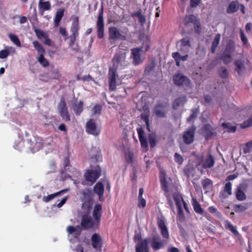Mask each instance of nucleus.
<instances>
[{"instance_id": "31", "label": "nucleus", "mask_w": 252, "mask_h": 252, "mask_svg": "<svg viewBox=\"0 0 252 252\" xmlns=\"http://www.w3.org/2000/svg\"><path fill=\"white\" fill-rule=\"evenodd\" d=\"M250 205L248 203H243L242 204H236L234 206L233 209L235 212H243L249 208Z\"/></svg>"}, {"instance_id": "40", "label": "nucleus", "mask_w": 252, "mask_h": 252, "mask_svg": "<svg viewBox=\"0 0 252 252\" xmlns=\"http://www.w3.org/2000/svg\"><path fill=\"white\" fill-rule=\"evenodd\" d=\"M234 42L232 40H229L226 43V47L223 52L232 54L234 50Z\"/></svg>"}, {"instance_id": "38", "label": "nucleus", "mask_w": 252, "mask_h": 252, "mask_svg": "<svg viewBox=\"0 0 252 252\" xmlns=\"http://www.w3.org/2000/svg\"><path fill=\"white\" fill-rule=\"evenodd\" d=\"M220 39V33L217 34L211 45V52L212 53H214L216 52V49L219 45Z\"/></svg>"}, {"instance_id": "5", "label": "nucleus", "mask_w": 252, "mask_h": 252, "mask_svg": "<svg viewBox=\"0 0 252 252\" xmlns=\"http://www.w3.org/2000/svg\"><path fill=\"white\" fill-rule=\"evenodd\" d=\"M82 194L85 200L82 203V208H86L88 213H90L92 208L94 193L90 189H86L82 190Z\"/></svg>"}, {"instance_id": "10", "label": "nucleus", "mask_w": 252, "mask_h": 252, "mask_svg": "<svg viewBox=\"0 0 252 252\" xmlns=\"http://www.w3.org/2000/svg\"><path fill=\"white\" fill-rule=\"evenodd\" d=\"M196 131L195 126H192L188 128L183 134L184 142L187 145L192 143L194 140V135Z\"/></svg>"}, {"instance_id": "41", "label": "nucleus", "mask_w": 252, "mask_h": 252, "mask_svg": "<svg viewBox=\"0 0 252 252\" xmlns=\"http://www.w3.org/2000/svg\"><path fill=\"white\" fill-rule=\"evenodd\" d=\"M125 158L127 163L132 164L134 161V154L132 151L128 150L125 152Z\"/></svg>"}, {"instance_id": "35", "label": "nucleus", "mask_w": 252, "mask_h": 252, "mask_svg": "<svg viewBox=\"0 0 252 252\" xmlns=\"http://www.w3.org/2000/svg\"><path fill=\"white\" fill-rule=\"evenodd\" d=\"M220 59V60L222 61L224 64L227 65L231 63L232 61V54L223 52L221 54Z\"/></svg>"}, {"instance_id": "62", "label": "nucleus", "mask_w": 252, "mask_h": 252, "mask_svg": "<svg viewBox=\"0 0 252 252\" xmlns=\"http://www.w3.org/2000/svg\"><path fill=\"white\" fill-rule=\"evenodd\" d=\"M67 107L66 106V103L64 100V98L63 97L60 100V101L58 105V111H60L61 110H62L63 109H64L65 108H66Z\"/></svg>"}, {"instance_id": "16", "label": "nucleus", "mask_w": 252, "mask_h": 252, "mask_svg": "<svg viewBox=\"0 0 252 252\" xmlns=\"http://www.w3.org/2000/svg\"><path fill=\"white\" fill-rule=\"evenodd\" d=\"M174 201L178 209L177 220L180 223H182L185 220V217L182 209V204L180 203L179 197L178 196H175Z\"/></svg>"}, {"instance_id": "3", "label": "nucleus", "mask_w": 252, "mask_h": 252, "mask_svg": "<svg viewBox=\"0 0 252 252\" xmlns=\"http://www.w3.org/2000/svg\"><path fill=\"white\" fill-rule=\"evenodd\" d=\"M32 43L35 50L38 53V56L37 58V61L43 67H48L49 65V63L44 57L45 54V49L38 41H33Z\"/></svg>"}, {"instance_id": "63", "label": "nucleus", "mask_w": 252, "mask_h": 252, "mask_svg": "<svg viewBox=\"0 0 252 252\" xmlns=\"http://www.w3.org/2000/svg\"><path fill=\"white\" fill-rule=\"evenodd\" d=\"M78 36L70 35L69 37V41L68 42L69 46L72 47L75 44L76 38Z\"/></svg>"}, {"instance_id": "27", "label": "nucleus", "mask_w": 252, "mask_h": 252, "mask_svg": "<svg viewBox=\"0 0 252 252\" xmlns=\"http://www.w3.org/2000/svg\"><path fill=\"white\" fill-rule=\"evenodd\" d=\"M38 8L41 14L43 15L45 11L50 10L51 9L50 2L49 1H43V0H39Z\"/></svg>"}, {"instance_id": "49", "label": "nucleus", "mask_w": 252, "mask_h": 252, "mask_svg": "<svg viewBox=\"0 0 252 252\" xmlns=\"http://www.w3.org/2000/svg\"><path fill=\"white\" fill-rule=\"evenodd\" d=\"M219 74L220 76L223 79H226L228 76V71L224 66H221L220 68Z\"/></svg>"}, {"instance_id": "21", "label": "nucleus", "mask_w": 252, "mask_h": 252, "mask_svg": "<svg viewBox=\"0 0 252 252\" xmlns=\"http://www.w3.org/2000/svg\"><path fill=\"white\" fill-rule=\"evenodd\" d=\"M158 224L162 236L165 239H168L169 238V232L164 220H159Z\"/></svg>"}, {"instance_id": "29", "label": "nucleus", "mask_w": 252, "mask_h": 252, "mask_svg": "<svg viewBox=\"0 0 252 252\" xmlns=\"http://www.w3.org/2000/svg\"><path fill=\"white\" fill-rule=\"evenodd\" d=\"M215 160L213 156L209 154L202 163V167L204 168H210L214 166Z\"/></svg>"}, {"instance_id": "64", "label": "nucleus", "mask_w": 252, "mask_h": 252, "mask_svg": "<svg viewBox=\"0 0 252 252\" xmlns=\"http://www.w3.org/2000/svg\"><path fill=\"white\" fill-rule=\"evenodd\" d=\"M102 110V107L100 105L96 104L93 108V114L95 115L97 114H100Z\"/></svg>"}, {"instance_id": "39", "label": "nucleus", "mask_w": 252, "mask_h": 252, "mask_svg": "<svg viewBox=\"0 0 252 252\" xmlns=\"http://www.w3.org/2000/svg\"><path fill=\"white\" fill-rule=\"evenodd\" d=\"M94 191L97 194L102 195V194H104V187L103 184L101 182L97 183L94 187Z\"/></svg>"}, {"instance_id": "52", "label": "nucleus", "mask_w": 252, "mask_h": 252, "mask_svg": "<svg viewBox=\"0 0 252 252\" xmlns=\"http://www.w3.org/2000/svg\"><path fill=\"white\" fill-rule=\"evenodd\" d=\"M63 15V10L57 13L55 18L54 19V23L55 26H57L59 25L62 18Z\"/></svg>"}, {"instance_id": "59", "label": "nucleus", "mask_w": 252, "mask_h": 252, "mask_svg": "<svg viewBox=\"0 0 252 252\" xmlns=\"http://www.w3.org/2000/svg\"><path fill=\"white\" fill-rule=\"evenodd\" d=\"M232 184L230 182H227L225 184L224 187V191L226 192L228 195L232 194Z\"/></svg>"}, {"instance_id": "9", "label": "nucleus", "mask_w": 252, "mask_h": 252, "mask_svg": "<svg viewBox=\"0 0 252 252\" xmlns=\"http://www.w3.org/2000/svg\"><path fill=\"white\" fill-rule=\"evenodd\" d=\"M96 29L97 37L101 39L104 37V23L103 20V7L99 10L98 19L96 22Z\"/></svg>"}, {"instance_id": "50", "label": "nucleus", "mask_w": 252, "mask_h": 252, "mask_svg": "<svg viewBox=\"0 0 252 252\" xmlns=\"http://www.w3.org/2000/svg\"><path fill=\"white\" fill-rule=\"evenodd\" d=\"M175 196H178L179 197V201L180 203L181 204V201L183 202V204L184 206V208L186 211V212L188 213H189V210L188 205V204L185 202V201L184 200L182 196L178 194H174L173 195V199H174Z\"/></svg>"}, {"instance_id": "1", "label": "nucleus", "mask_w": 252, "mask_h": 252, "mask_svg": "<svg viewBox=\"0 0 252 252\" xmlns=\"http://www.w3.org/2000/svg\"><path fill=\"white\" fill-rule=\"evenodd\" d=\"M129 32L128 28L125 26L120 31L116 27L112 26L108 29V36L110 40H126Z\"/></svg>"}, {"instance_id": "34", "label": "nucleus", "mask_w": 252, "mask_h": 252, "mask_svg": "<svg viewBox=\"0 0 252 252\" xmlns=\"http://www.w3.org/2000/svg\"><path fill=\"white\" fill-rule=\"evenodd\" d=\"M187 101V98L185 95H182L176 98L173 104L174 109H177L181 105H184Z\"/></svg>"}, {"instance_id": "57", "label": "nucleus", "mask_w": 252, "mask_h": 252, "mask_svg": "<svg viewBox=\"0 0 252 252\" xmlns=\"http://www.w3.org/2000/svg\"><path fill=\"white\" fill-rule=\"evenodd\" d=\"M180 42L181 44V46L182 47L188 46L190 47V38L189 37H185L183 38L180 40Z\"/></svg>"}, {"instance_id": "42", "label": "nucleus", "mask_w": 252, "mask_h": 252, "mask_svg": "<svg viewBox=\"0 0 252 252\" xmlns=\"http://www.w3.org/2000/svg\"><path fill=\"white\" fill-rule=\"evenodd\" d=\"M235 196L236 199L239 201H244L246 199V195L245 192L240 188H238L236 189Z\"/></svg>"}, {"instance_id": "18", "label": "nucleus", "mask_w": 252, "mask_h": 252, "mask_svg": "<svg viewBox=\"0 0 252 252\" xmlns=\"http://www.w3.org/2000/svg\"><path fill=\"white\" fill-rule=\"evenodd\" d=\"M137 132L141 147L145 149V152L148 150V143L147 139L144 136V131L142 128H137Z\"/></svg>"}, {"instance_id": "32", "label": "nucleus", "mask_w": 252, "mask_h": 252, "mask_svg": "<svg viewBox=\"0 0 252 252\" xmlns=\"http://www.w3.org/2000/svg\"><path fill=\"white\" fill-rule=\"evenodd\" d=\"M132 17H137L138 18L139 22L141 25L143 26L146 23V17L145 15L142 14L141 10L139 9L136 12L132 13L131 14Z\"/></svg>"}, {"instance_id": "7", "label": "nucleus", "mask_w": 252, "mask_h": 252, "mask_svg": "<svg viewBox=\"0 0 252 252\" xmlns=\"http://www.w3.org/2000/svg\"><path fill=\"white\" fill-rule=\"evenodd\" d=\"M142 237L140 233H136L134 237L135 242L139 241V243L136 246V252H149L148 243L149 240L147 238L141 240Z\"/></svg>"}, {"instance_id": "12", "label": "nucleus", "mask_w": 252, "mask_h": 252, "mask_svg": "<svg viewBox=\"0 0 252 252\" xmlns=\"http://www.w3.org/2000/svg\"><path fill=\"white\" fill-rule=\"evenodd\" d=\"M167 102L158 103L155 107L154 112L156 116L160 118H165L168 112Z\"/></svg>"}, {"instance_id": "8", "label": "nucleus", "mask_w": 252, "mask_h": 252, "mask_svg": "<svg viewBox=\"0 0 252 252\" xmlns=\"http://www.w3.org/2000/svg\"><path fill=\"white\" fill-rule=\"evenodd\" d=\"M28 148L32 152L34 153L41 149L43 145V141L39 137H34L33 139L28 140L27 142Z\"/></svg>"}, {"instance_id": "20", "label": "nucleus", "mask_w": 252, "mask_h": 252, "mask_svg": "<svg viewBox=\"0 0 252 252\" xmlns=\"http://www.w3.org/2000/svg\"><path fill=\"white\" fill-rule=\"evenodd\" d=\"M109 72V89L111 91H113L116 89V77L117 75L116 71L113 69H110Z\"/></svg>"}, {"instance_id": "60", "label": "nucleus", "mask_w": 252, "mask_h": 252, "mask_svg": "<svg viewBox=\"0 0 252 252\" xmlns=\"http://www.w3.org/2000/svg\"><path fill=\"white\" fill-rule=\"evenodd\" d=\"M222 126L225 129H228L231 132H235L236 130V127L235 126H231L229 123H222Z\"/></svg>"}, {"instance_id": "14", "label": "nucleus", "mask_w": 252, "mask_h": 252, "mask_svg": "<svg viewBox=\"0 0 252 252\" xmlns=\"http://www.w3.org/2000/svg\"><path fill=\"white\" fill-rule=\"evenodd\" d=\"M89 213L87 211V213L82 216L81 225L84 229L92 228L94 225V222L92 217L89 215Z\"/></svg>"}, {"instance_id": "30", "label": "nucleus", "mask_w": 252, "mask_h": 252, "mask_svg": "<svg viewBox=\"0 0 252 252\" xmlns=\"http://www.w3.org/2000/svg\"><path fill=\"white\" fill-rule=\"evenodd\" d=\"M239 8V3L237 1H233L228 5L226 12L228 14L233 13L238 11Z\"/></svg>"}, {"instance_id": "44", "label": "nucleus", "mask_w": 252, "mask_h": 252, "mask_svg": "<svg viewBox=\"0 0 252 252\" xmlns=\"http://www.w3.org/2000/svg\"><path fill=\"white\" fill-rule=\"evenodd\" d=\"M198 21H199V20L197 18L196 16L193 14H191L186 17L185 25H187L189 23H192L194 25Z\"/></svg>"}, {"instance_id": "28", "label": "nucleus", "mask_w": 252, "mask_h": 252, "mask_svg": "<svg viewBox=\"0 0 252 252\" xmlns=\"http://www.w3.org/2000/svg\"><path fill=\"white\" fill-rule=\"evenodd\" d=\"M225 227L229 229L237 238L241 239L242 236L236 229V226H234L230 221L227 220L225 223Z\"/></svg>"}, {"instance_id": "53", "label": "nucleus", "mask_w": 252, "mask_h": 252, "mask_svg": "<svg viewBox=\"0 0 252 252\" xmlns=\"http://www.w3.org/2000/svg\"><path fill=\"white\" fill-rule=\"evenodd\" d=\"M8 49L13 50V48L11 47H7V49L0 51V59H3L8 56L9 55V51Z\"/></svg>"}, {"instance_id": "61", "label": "nucleus", "mask_w": 252, "mask_h": 252, "mask_svg": "<svg viewBox=\"0 0 252 252\" xmlns=\"http://www.w3.org/2000/svg\"><path fill=\"white\" fill-rule=\"evenodd\" d=\"M252 148V141L247 143L243 149V152L244 153L247 154L251 152Z\"/></svg>"}, {"instance_id": "26", "label": "nucleus", "mask_w": 252, "mask_h": 252, "mask_svg": "<svg viewBox=\"0 0 252 252\" xmlns=\"http://www.w3.org/2000/svg\"><path fill=\"white\" fill-rule=\"evenodd\" d=\"M80 29L78 17H75L72 22L70 27L71 35L79 36V30Z\"/></svg>"}, {"instance_id": "55", "label": "nucleus", "mask_w": 252, "mask_h": 252, "mask_svg": "<svg viewBox=\"0 0 252 252\" xmlns=\"http://www.w3.org/2000/svg\"><path fill=\"white\" fill-rule=\"evenodd\" d=\"M156 64L154 62H151L150 64H149L145 68V73H149L153 71L155 68Z\"/></svg>"}, {"instance_id": "13", "label": "nucleus", "mask_w": 252, "mask_h": 252, "mask_svg": "<svg viewBox=\"0 0 252 252\" xmlns=\"http://www.w3.org/2000/svg\"><path fill=\"white\" fill-rule=\"evenodd\" d=\"M143 52V47L134 48L131 49V53L132 56L133 63L135 65L141 64L143 60L141 57V53Z\"/></svg>"}, {"instance_id": "36", "label": "nucleus", "mask_w": 252, "mask_h": 252, "mask_svg": "<svg viewBox=\"0 0 252 252\" xmlns=\"http://www.w3.org/2000/svg\"><path fill=\"white\" fill-rule=\"evenodd\" d=\"M83 102L80 100L78 104H74L72 106L73 110L76 116H79L83 110Z\"/></svg>"}, {"instance_id": "48", "label": "nucleus", "mask_w": 252, "mask_h": 252, "mask_svg": "<svg viewBox=\"0 0 252 252\" xmlns=\"http://www.w3.org/2000/svg\"><path fill=\"white\" fill-rule=\"evenodd\" d=\"M198 113V109H192L191 110V114L187 119V122L190 123L191 122L194 121L197 118Z\"/></svg>"}, {"instance_id": "15", "label": "nucleus", "mask_w": 252, "mask_h": 252, "mask_svg": "<svg viewBox=\"0 0 252 252\" xmlns=\"http://www.w3.org/2000/svg\"><path fill=\"white\" fill-rule=\"evenodd\" d=\"M234 71L237 72L239 75L242 76L244 74L246 67L244 60L242 59L236 60L234 62Z\"/></svg>"}, {"instance_id": "19", "label": "nucleus", "mask_w": 252, "mask_h": 252, "mask_svg": "<svg viewBox=\"0 0 252 252\" xmlns=\"http://www.w3.org/2000/svg\"><path fill=\"white\" fill-rule=\"evenodd\" d=\"M159 177L161 189L164 191V193L169 192V183L166 179V173L164 170L160 171Z\"/></svg>"}, {"instance_id": "45", "label": "nucleus", "mask_w": 252, "mask_h": 252, "mask_svg": "<svg viewBox=\"0 0 252 252\" xmlns=\"http://www.w3.org/2000/svg\"><path fill=\"white\" fill-rule=\"evenodd\" d=\"M60 115L62 119L66 122L70 121V115L68 112L67 108L59 111Z\"/></svg>"}, {"instance_id": "37", "label": "nucleus", "mask_w": 252, "mask_h": 252, "mask_svg": "<svg viewBox=\"0 0 252 252\" xmlns=\"http://www.w3.org/2000/svg\"><path fill=\"white\" fill-rule=\"evenodd\" d=\"M213 129L211 125L207 124L203 127V131L205 134L206 139H208L211 137L214 134Z\"/></svg>"}, {"instance_id": "23", "label": "nucleus", "mask_w": 252, "mask_h": 252, "mask_svg": "<svg viewBox=\"0 0 252 252\" xmlns=\"http://www.w3.org/2000/svg\"><path fill=\"white\" fill-rule=\"evenodd\" d=\"M151 245L154 251H158L163 246L164 243L161 240L159 236H154L152 238Z\"/></svg>"}, {"instance_id": "22", "label": "nucleus", "mask_w": 252, "mask_h": 252, "mask_svg": "<svg viewBox=\"0 0 252 252\" xmlns=\"http://www.w3.org/2000/svg\"><path fill=\"white\" fill-rule=\"evenodd\" d=\"M102 207L100 204H96L94 207L93 212V217L94 220L99 224L102 214Z\"/></svg>"}, {"instance_id": "11", "label": "nucleus", "mask_w": 252, "mask_h": 252, "mask_svg": "<svg viewBox=\"0 0 252 252\" xmlns=\"http://www.w3.org/2000/svg\"><path fill=\"white\" fill-rule=\"evenodd\" d=\"M86 131L87 133L95 136H98L100 133V128L97 127L94 120L92 119L87 122Z\"/></svg>"}, {"instance_id": "17", "label": "nucleus", "mask_w": 252, "mask_h": 252, "mask_svg": "<svg viewBox=\"0 0 252 252\" xmlns=\"http://www.w3.org/2000/svg\"><path fill=\"white\" fill-rule=\"evenodd\" d=\"M92 246L96 250H101L103 243L100 235L97 233H94L91 237Z\"/></svg>"}, {"instance_id": "43", "label": "nucleus", "mask_w": 252, "mask_h": 252, "mask_svg": "<svg viewBox=\"0 0 252 252\" xmlns=\"http://www.w3.org/2000/svg\"><path fill=\"white\" fill-rule=\"evenodd\" d=\"M201 184L204 190H208L212 187V181L210 179L207 178L201 181Z\"/></svg>"}, {"instance_id": "33", "label": "nucleus", "mask_w": 252, "mask_h": 252, "mask_svg": "<svg viewBox=\"0 0 252 252\" xmlns=\"http://www.w3.org/2000/svg\"><path fill=\"white\" fill-rule=\"evenodd\" d=\"M68 191H69L68 189H63L59 192H56V193L50 194L47 196H44L43 198V200L44 202H48L49 201L52 200L55 197H56L61 194L67 192Z\"/></svg>"}, {"instance_id": "51", "label": "nucleus", "mask_w": 252, "mask_h": 252, "mask_svg": "<svg viewBox=\"0 0 252 252\" xmlns=\"http://www.w3.org/2000/svg\"><path fill=\"white\" fill-rule=\"evenodd\" d=\"M25 144V142L24 140L16 142L14 144V148L19 151H22L24 149Z\"/></svg>"}, {"instance_id": "2", "label": "nucleus", "mask_w": 252, "mask_h": 252, "mask_svg": "<svg viewBox=\"0 0 252 252\" xmlns=\"http://www.w3.org/2000/svg\"><path fill=\"white\" fill-rule=\"evenodd\" d=\"M127 53V50L122 49L117 51L112 60L113 66L115 69L118 68L119 66L125 67L127 65L126 61Z\"/></svg>"}, {"instance_id": "25", "label": "nucleus", "mask_w": 252, "mask_h": 252, "mask_svg": "<svg viewBox=\"0 0 252 252\" xmlns=\"http://www.w3.org/2000/svg\"><path fill=\"white\" fill-rule=\"evenodd\" d=\"M66 230L68 234H73L75 238H78L82 232V228L79 225H76L75 227L69 225L67 227Z\"/></svg>"}, {"instance_id": "24", "label": "nucleus", "mask_w": 252, "mask_h": 252, "mask_svg": "<svg viewBox=\"0 0 252 252\" xmlns=\"http://www.w3.org/2000/svg\"><path fill=\"white\" fill-rule=\"evenodd\" d=\"M192 205L195 213L203 215L208 219L207 213H204L203 209L202 208L201 205L195 198L192 199Z\"/></svg>"}, {"instance_id": "47", "label": "nucleus", "mask_w": 252, "mask_h": 252, "mask_svg": "<svg viewBox=\"0 0 252 252\" xmlns=\"http://www.w3.org/2000/svg\"><path fill=\"white\" fill-rule=\"evenodd\" d=\"M148 139L151 147H155L157 144L156 134L154 133H149L148 135Z\"/></svg>"}, {"instance_id": "58", "label": "nucleus", "mask_w": 252, "mask_h": 252, "mask_svg": "<svg viewBox=\"0 0 252 252\" xmlns=\"http://www.w3.org/2000/svg\"><path fill=\"white\" fill-rule=\"evenodd\" d=\"M252 126V113L251 117L247 120L244 121L241 125L243 128H246Z\"/></svg>"}, {"instance_id": "46", "label": "nucleus", "mask_w": 252, "mask_h": 252, "mask_svg": "<svg viewBox=\"0 0 252 252\" xmlns=\"http://www.w3.org/2000/svg\"><path fill=\"white\" fill-rule=\"evenodd\" d=\"M8 37L10 38V40L14 43L17 47H21V42L18 38V37L12 33H9L8 34Z\"/></svg>"}, {"instance_id": "6", "label": "nucleus", "mask_w": 252, "mask_h": 252, "mask_svg": "<svg viewBox=\"0 0 252 252\" xmlns=\"http://www.w3.org/2000/svg\"><path fill=\"white\" fill-rule=\"evenodd\" d=\"M173 81L174 84L177 86H183L186 88H191L190 80L182 74H175L173 77Z\"/></svg>"}, {"instance_id": "56", "label": "nucleus", "mask_w": 252, "mask_h": 252, "mask_svg": "<svg viewBox=\"0 0 252 252\" xmlns=\"http://www.w3.org/2000/svg\"><path fill=\"white\" fill-rule=\"evenodd\" d=\"M174 160L178 164L181 165L183 163L184 161V159L183 157L179 154L176 153L174 154Z\"/></svg>"}, {"instance_id": "4", "label": "nucleus", "mask_w": 252, "mask_h": 252, "mask_svg": "<svg viewBox=\"0 0 252 252\" xmlns=\"http://www.w3.org/2000/svg\"><path fill=\"white\" fill-rule=\"evenodd\" d=\"M101 175V169L97 165L91 169L87 170L84 174L85 180L92 185L94 183Z\"/></svg>"}, {"instance_id": "54", "label": "nucleus", "mask_w": 252, "mask_h": 252, "mask_svg": "<svg viewBox=\"0 0 252 252\" xmlns=\"http://www.w3.org/2000/svg\"><path fill=\"white\" fill-rule=\"evenodd\" d=\"M34 32L36 33L37 37L39 39H41L42 38H44L47 37V34L44 31L40 29H35L34 30Z\"/></svg>"}]
</instances>
